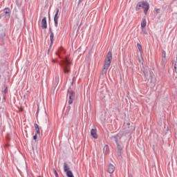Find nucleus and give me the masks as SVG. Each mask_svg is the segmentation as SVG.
Instances as JSON below:
<instances>
[{"label": "nucleus", "mask_w": 177, "mask_h": 177, "mask_svg": "<svg viewBox=\"0 0 177 177\" xmlns=\"http://www.w3.org/2000/svg\"><path fill=\"white\" fill-rule=\"evenodd\" d=\"M44 118H45V123L46 124H48V122H49V118H48V115L46 114L45 116H44Z\"/></svg>", "instance_id": "5701e85b"}, {"label": "nucleus", "mask_w": 177, "mask_h": 177, "mask_svg": "<svg viewBox=\"0 0 177 177\" xmlns=\"http://www.w3.org/2000/svg\"><path fill=\"white\" fill-rule=\"evenodd\" d=\"M139 62L143 64V58L141 57V59H139Z\"/></svg>", "instance_id": "473e14b6"}, {"label": "nucleus", "mask_w": 177, "mask_h": 177, "mask_svg": "<svg viewBox=\"0 0 177 177\" xmlns=\"http://www.w3.org/2000/svg\"><path fill=\"white\" fill-rule=\"evenodd\" d=\"M41 28H43L44 30L48 28V24L46 23V17H44L41 20Z\"/></svg>", "instance_id": "0eeeda50"}, {"label": "nucleus", "mask_w": 177, "mask_h": 177, "mask_svg": "<svg viewBox=\"0 0 177 177\" xmlns=\"http://www.w3.org/2000/svg\"><path fill=\"white\" fill-rule=\"evenodd\" d=\"M5 37V33H2L0 36V39H2Z\"/></svg>", "instance_id": "c85d7f7f"}, {"label": "nucleus", "mask_w": 177, "mask_h": 177, "mask_svg": "<svg viewBox=\"0 0 177 177\" xmlns=\"http://www.w3.org/2000/svg\"><path fill=\"white\" fill-rule=\"evenodd\" d=\"M174 69H175V72L177 73V64H174Z\"/></svg>", "instance_id": "c756f323"}, {"label": "nucleus", "mask_w": 177, "mask_h": 177, "mask_svg": "<svg viewBox=\"0 0 177 177\" xmlns=\"http://www.w3.org/2000/svg\"><path fill=\"white\" fill-rule=\"evenodd\" d=\"M80 3H81V2H82V0H79Z\"/></svg>", "instance_id": "e433bc0d"}, {"label": "nucleus", "mask_w": 177, "mask_h": 177, "mask_svg": "<svg viewBox=\"0 0 177 177\" xmlns=\"http://www.w3.org/2000/svg\"><path fill=\"white\" fill-rule=\"evenodd\" d=\"M0 100H1V97H0Z\"/></svg>", "instance_id": "79ce46f5"}, {"label": "nucleus", "mask_w": 177, "mask_h": 177, "mask_svg": "<svg viewBox=\"0 0 177 177\" xmlns=\"http://www.w3.org/2000/svg\"><path fill=\"white\" fill-rule=\"evenodd\" d=\"M66 176L67 177H74V175L73 174V171H67Z\"/></svg>", "instance_id": "a211bd4d"}, {"label": "nucleus", "mask_w": 177, "mask_h": 177, "mask_svg": "<svg viewBox=\"0 0 177 177\" xmlns=\"http://www.w3.org/2000/svg\"><path fill=\"white\" fill-rule=\"evenodd\" d=\"M137 48L139 50L140 52H142V45H140L139 43L137 44Z\"/></svg>", "instance_id": "412c9836"}, {"label": "nucleus", "mask_w": 177, "mask_h": 177, "mask_svg": "<svg viewBox=\"0 0 177 177\" xmlns=\"http://www.w3.org/2000/svg\"><path fill=\"white\" fill-rule=\"evenodd\" d=\"M57 60L56 59H53V63H56Z\"/></svg>", "instance_id": "c9c22d12"}, {"label": "nucleus", "mask_w": 177, "mask_h": 177, "mask_svg": "<svg viewBox=\"0 0 177 177\" xmlns=\"http://www.w3.org/2000/svg\"><path fill=\"white\" fill-rule=\"evenodd\" d=\"M54 22L55 27H57V24H59V16L55 15L54 16Z\"/></svg>", "instance_id": "f8f14e48"}, {"label": "nucleus", "mask_w": 177, "mask_h": 177, "mask_svg": "<svg viewBox=\"0 0 177 177\" xmlns=\"http://www.w3.org/2000/svg\"><path fill=\"white\" fill-rule=\"evenodd\" d=\"M35 132L36 135H40L41 133L39 132V126L37 123L35 124Z\"/></svg>", "instance_id": "ddd939ff"}, {"label": "nucleus", "mask_w": 177, "mask_h": 177, "mask_svg": "<svg viewBox=\"0 0 177 177\" xmlns=\"http://www.w3.org/2000/svg\"><path fill=\"white\" fill-rule=\"evenodd\" d=\"M55 34L57 35H60V32H59V30H56V32H55Z\"/></svg>", "instance_id": "7c9ffc66"}, {"label": "nucleus", "mask_w": 177, "mask_h": 177, "mask_svg": "<svg viewBox=\"0 0 177 177\" xmlns=\"http://www.w3.org/2000/svg\"><path fill=\"white\" fill-rule=\"evenodd\" d=\"M55 37V35L53 34V32L50 30V46H52L53 45V38Z\"/></svg>", "instance_id": "9d476101"}, {"label": "nucleus", "mask_w": 177, "mask_h": 177, "mask_svg": "<svg viewBox=\"0 0 177 177\" xmlns=\"http://www.w3.org/2000/svg\"><path fill=\"white\" fill-rule=\"evenodd\" d=\"M53 171H54V174H55V176L56 177H59V174H57V171H56V169H53Z\"/></svg>", "instance_id": "393cba45"}, {"label": "nucleus", "mask_w": 177, "mask_h": 177, "mask_svg": "<svg viewBox=\"0 0 177 177\" xmlns=\"http://www.w3.org/2000/svg\"><path fill=\"white\" fill-rule=\"evenodd\" d=\"M71 109V106H68L67 109H66L67 113H66L65 114H68V113L70 112Z\"/></svg>", "instance_id": "a878e982"}, {"label": "nucleus", "mask_w": 177, "mask_h": 177, "mask_svg": "<svg viewBox=\"0 0 177 177\" xmlns=\"http://www.w3.org/2000/svg\"><path fill=\"white\" fill-rule=\"evenodd\" d=\"M162 66H165V64H167V58H162Z\"/></svg>", "instance_id": "6ab92c4d"}, {"label": "nucleus", "mask_w": 177, "mask_h": 177, "mask_svg": "<svg viewBox=\"0 0 177 177\" xmlns=\"http://www.w3.org/2000/svg\"><path fill=\"white\" fill-rule=\"evenodd\" d=\"M143 73H144L145 77H146V75L147 74V72L144 71Z\"/></svg>", "instance_id": "f704fd0d"}, {"label": "nucleus", "mask_w": 177, "mask_h": 177, "mask_svg": "<svg viewBox=\"0 0 177 177\" xmlns=\"http://www.w3.org/2000/svg\"><path fill=\"white\" fill-rule=\"evenodd\" d=\"M144 27H146V19H142L141 22V28H144Z\"/></svg>", "instance_id": "dca6fc26"}, {"label": "nucleus", "mask_w": 177, "mask_h": 177, "mask_svg": "<svg viewBox=\"0 0 177 177\" xmlns=\"http://www.w3.org/2000/svg\"><path fill=\"white\" fill-rule=\"evenodd\" d=\"M117 147L118 154L121 156V153H122V147L121 146V144H117Z\"/></svg>", "instance_id": "9b49d317"}, {"label": "nucleus", "mask_w": 177, "mask_h": 177, "mask_svg": "<svg viewBox=\"0 0 177 177\" xmlns=\"http://www.w3.org/2000/svg\"><path fill=\"white\" fill-rule=\"evenodd\" d=\"M127 125H129V123H128Z\"/></svg>", "instance_id": "a19ab883"}, {"label": "nucleus", "mask_w": 177, "mask_h": 177, "mask_svg": "<svg viewBox=\"0 0 177 177\" xmlns=\"http://www.w3.org/2000/svg\"><path fill=\"white\" fill-rule=\"evenodd\" d=\"M64 172L66 173V174H67V172H71V171L70 170V167L68 166V165H67L66 162L64 163Z\"/></svg>", "instance_id": "1a4fd4ad"}, {"label": "nucleus", "mask_w": 177, "mask_h": 177, "mask_svg": "<svg viewBox=\"0 0 177 177\" xmlns=\"http://www.w3.org/2000/svg\"><path fill=\"white\" fill-rule=\"evenodd\" d=\"M54 81L55 82H57V83L59 82V75H56V76L55 77Z\"/></svg>", "instance_id": "aec40b11"}, {"label": "nucleus", "mask_w": 177, "mask_h": 177, "mask_svg": "<svg viewBox=\"0 0 177 177\" xmlns=\"http://www.w3.org/2000/svg\"><path fill=\"white\" fill-rule=\"evenodd\" d=\"M68 95H69L68 104H73V102H74L75 97V93L71 88H69L68 90Z\"/></svg>", "instance_id": "20e7f679"}, {"label": "nucleus", "mask_w": 177, "mask_h": 177, "mask_svg": "<svg viewBox=\"0 0 177 177\" xmlns=\"http://www.w3.org/2000/svg\"><path fill=\"white\" fill-rule=\"evenodd\" d=\"M4 93H8V88H6L3 91Z\"/></svg>", "instance_id": "72a5a7b5"}, {"label": "nucleus", "mask_w": 177, "mask_h": 177, "mask_svg": "<svg viewBox=\"0 0 177 177\" xmlns=\"http://www.w3.org/2000/svg\"><path fill=\"white\" fill-rule=\"evenodd\" d=\"M1 17H2L0 15V19H1Z\"/></svg>", "instance_id": "ea45409f"}, {"label": "nucleus", "mask_w": 177, "mask_h": 177, "mask_svg": "<svg viewBox=\"0 0 177 177\" xmlns=\"http://www.w3.org/2000/svg\"><path fill=\"white\" fill-rule=\"evenodd\" d=\"M96 132V129H92L91 131V135L93 136V138H94V139H97V133Z\"/></svg>", "instance_id": "6e6552de"}, {"label": "nucleus", "mask_w": 177, "mask_h": 177, "mask_svg": "<svg viewBox=\"0 0 177 177\" xmlns=\"http://www.w3.org/2000/svg\"><path fill=\"white\" fill-rule=\"evenodd\" d=\"M70 64H71V61L68 57H66L64 60L62 61V63H59V65L63 67L64 73L65 74H68L70 73Z\"/></svg>", "instance_id": "f03ea898"}, {"label": "nucleus", "mask_w": 177, "mask_h": 177, "mask_svg": "<svg viewBox=\"0 0 177 177\" xmlns=\"http://www.w3.org/2000/svg\"><path fill=\"white\" fill-rule=\"evenodd\" d=\"M121 138H122V134L121 133H119L116 136H113L111 138L112 140H114L116 143V145L121 144Z\"/></svg>", "instance_id": "39448f33"}, {"label": "nucleus", "mask_w": 177, "mask_h": 177, "mask_svg": "<svg viewBox=\"0 0 177 177\" xmlns=\"http://www.w3.org/2000/svg\"><path fill=\"white\" fill-rule=\"evenodd\" d=\"M160 10H160V8H156V15H158V13H160Z\"/></svg>", "instance_id": "bb28decb"}, {"label": "nucleus", "mask_w": 177, "mask_h": 177, "mask_svg": "<svg viewBox=\"0 0 177 177\" xmlns=\"http://www.w3.org/2000/svg\"><path fill=\"white\" fill-rule=\"evenodd\" d=\"M4 13H6V15H9L10 13V9H9V8H5Z\"/></svg>", "instance_id": "f3484780"}, {"label": "nucleus", "mask_w": 177, "mask_h": 177, "mask_svg": "<svg viewBox=\"0 0 177 177\" xmlns=\"http://www.w3.org/2000/svg\"><path fill=\"white\" fill-rule=\"evenodd\" d=\"M62 50H63V48L60 47L56 53V55H57L60 59L62 58Z\"/></svg>", "instance_id": "2eb2a0df"}, {"label": "nucleus", "mask_w": 177, "mask_h": 177, "mask_svg": "<svg viewBox=\"0 0 177 177\" xmlns=\"http://www.w3.org/2000/svg\"><path fill=\"white\" fill-rule=\"evenodd\" d=\"M140 8L144 9V13L145 15H147V12L150 8V6L149 5V3L145 2V1H140L138 3L136 7V10H140Z\"/></svg>", "instance_id": "7ed1b4c3"}, {"label": "nucleus", "mask_w": 177, "mask_h": 177, "mask_svg": "<svg viewBox=\"0 0 177 177\" xmlns=\"http://www.w3.org/2000/svg\"><path fill=\"white\" fill-rule=\"evenodd\" d=\"M37 134H35V135L33 136L34 140H37Z\"/></svg>", "instance_id": "2f4dec72"}, {"label": "nucleus", "mask_w": 177, "mask_h": 177, "mask_svg": "<svg viewBox=\"0 0 177 177\" xmlns=\"http://www.w3.org/2000/svg\"><path fill=\"white\" fill-rule=\"evenodd\" d=\"M151 78H153V76H152V75H151Z\"/></svg>", "instance_id": "58836bf2"}, {"label": "nucleus", "mask_w": 177, "mask_h": 177, "mask_svg": "<svg viewBox=\"0 0 177 177\" xmlns=\"http://www.w3.org/2000/svg\"><path fill=\"white\" fill-rule=\"evenodd\" d=\"M109 151V145H105L103 149L104 154H108Z\"/></svg>", "instance_id": "4468645a"}, {"label": "nucleus", "mask_w": 177, "mask_h": 177, "mask_svg": "<svg viewBox=\"0 0 177 177\" xmlns=\"http://www.w3.org/2000/svg\"><path fill=\"white\" fill-rule=\"evenodd\" d=\"M19 111H23V109L19 110Z\"/></svg>", "instance_id": "4c0bfd02"}, {"label": "nucleus", "mask_w": 177, "mask_h": 177, "mask_svg": "<svg viewBox=\"0 0 177 177\" xmlns=\"http://www.w3.org/2000/svg\"><path fill=\"white\" fill-rule=\"evenodd\" d=\"M115 170V167L112 164H109L107 167L106 171L109 174H113Z\"/></svg>", "instance_id": "423d86ee"}, {"label": "nucleus", "mask_w": 177, "mask_h": 177, "mask_svg": "<svg viewBox=\"0 0 177 177\" xmlns=\"http://www.w3.org/2000/svg\"><path fill=\"white\" fill-rule=\"evenodd\" d=\"M162 58H167V53H165V50H162Z\"/></svg>", "instance_id": "4be33fe9"}, {"label": "nucleus", "mask_w": 177, "mask_h": 177, "mask_svg": "<svg viewBox=\"0 0 177 177\" xmlns=\"http://www.w3.org/2000/svg\"><path fill=\"white\" fill-rule=\"evenodd\" d=\"M111 60H113V53H111V51H109L107 53L106 58L105 59L104 68L102 71V75H106V74H107V70H109V68L111 64Z\"/></svg>", "instance_id": "f257e3e1"}, {"label": "nucleus", "mask_w": 177, "mask_h": 177, "mask_svg": "<svg viewBox=\"0 0 177 177\" xmlns=\"http://www.w3.org/2000/svg\"><path fill=\"white\" fill-rule=\"evenodd\" d=\"M58 15H59V8H57L55 15H57V16Z\"/></svg>", "instance_id": "cd10ccee"}, {"label": "nucleus", "mask_w": 177, "mask_h": 177, "mask_svg": "<svg viewBox=\"0 0 177 177\" xmlns=\"http://www.w3.org/2000/svg\"><path fill=\"white\" fill-rule=\"evenodd\" d=\"M142 34L147 35V31H146V29H145L143 28H142Z\"/></svg>", "instance_id": "b1692460"}]
</instances>
